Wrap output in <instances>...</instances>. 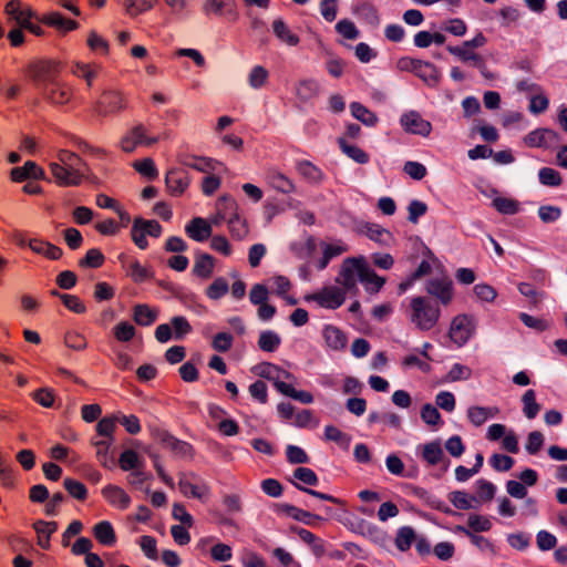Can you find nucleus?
<instances>
[{"mask_svg":"<svg viewBox=\"0 0 567 567\" xmlns=\"http://www.w3.org/2000/svg\"><path fill=\"white\" fill-rule=\"evenodd\" d=\"M205 14L223 16L228 14L233 20L237 19L234 0H206L203 6Z\"/></svg>","mask_w":567,"mask_h":567,"instance_id":"23","label":"nucleus"},{"mask_svg":"<svg viewBox=\"0 0 567 567\" xmlns=\"http://www.w3.org/2000/svg\"><path fill=\"white\" fill-rule=\"evenodd\" d=\"M559 142V135L557 132L550 128H537L529 132L524 137V143L528 147H543L549 148L557 145Z\"/></svg>","mask_w":567,"mask_h":567,"instance_id":"14","label":"nucleus"},{"mask_svg":"<svg viewBox=\"0 0 567 567\" xmlns=\"http://www.w3.org/2000/svg\"><path fill=\"white\" fill-rule=\"evenodd\" d=\"M156 2L157 0H123V9L130 18H137L151 11Z\"/></svg>","mask_w":567,"mask_h":567,"instance_id":"35","label":"nucleus"},{"mask_svg":"<svg viewBox=\"0 0 567 567\" xmlns=\"http://www.w3.org/2000/svg\"><path fill=\"white\" fill-rule=\"evenodd\" d=\"M4 10L6 13L9 17L13 18L21 28L29 25V23L31 22L30 19L32 17V11L28 7L23 8L22 2L20 0H10L6 4Z\"/></svg>","mask_w":567,"mask_h":567,"instance_id":"29","label":"nucleus"},{"mask_svg":"<svg viewBox=\"0 0 567 567\" xmlns=\"http://www.w3.org/2000/svg\"><path fill=\"white\" fill-rule=\"evenodd\" d=\"M118 465L122 471L128 472L143 468L144 462L134 450H125L118 457Z\"/></svg>","mask_w":567,"mask_h":567,"instance_id":"43","label":"nucleus"},{"mask_svg":"<svg viewBox=\"0 0 567 567\" xmlns=\"http://www.w3.org/2000/svg\"><path fill=\"white\" fill-rule=\"evenodd\" d=\"M33 528L38 535V545L42 549L50 548V537L58 529L56 522H45V520H37L33 524Z\"/></svg>","mask_w":567,"mask_h":567,"instance_id":"34","label":"nucleus"},{"mask_svg":"<svg viewBox=\"0 0 567 567\" xmlns=\"http://www.w3.org/2000/svg\"><path fill=\"white\" fill-rule=\"evenodd\" d=\"M229 291L228 281L224 277H217L206 288V297L210 300H219Z\"/></svg>","mask_w":567,"mask_h":567,"instance_id":"52","label":"nucleus"},{"mask_svg":"<svg viewBox=\"0 0 567 567\" xmlns=\"http://www.w3.org/2000/svg\"><path fill=\"white\" fill-rule=\"evenodd\" d=\"M449 501L457 509H472L476 508L477 499L475 496L468 495L464 491H454L449 494Z\"/></svg>","mask_w":567,"mask_h":567,"instance_id":"41","label":"nucleus"},{"mask_svg":"<svg viewBox=\"0 0 567 567\" xmlns=\"http://www.w3.org/2000/svg\"><path fill=\"white\" fill-rule=\"evenodd\" d=\"M447 51L458 58L462 62H473L477 68H484V61L482 56L474 52L473 49L465 48L464 45L447 47Z\"/></svg>","mask_w":567,"mask_h":567,"instance_id":"38","label":"nucleus"},{"mask_svg":"<svg viewBox=\"0 0 567 567\" xmlns=\"http://www.w3.org/2000/svg\"><path fill=\"white\" fill-rule=\"evenodd\" d=\"M165 445L179 456H190L193 446L184 441H181L172 435L166 434L163 439Z\"/></svg>","mask_w":567,"mask_h":567,"instance_id":"56","label":"nucleus"},{"mask_svg":"<svg viewBox=\"0 0 567 567\" xmlns=\"http://www.w3.org/2000/svg\"><path fill=\"white\" fill-rule=\"evenodd\" d=\"M415 75L424 81L429 86H436L441 79L439 69L429 61H421Z\"/></svg>","mask_w":567,"mask_h":567,"instance_id":"36","label":"nucleus"},{"mask_svg":"<svg viewBox=\"0 0 567 567\" xmlns=\"http://www.w3.org/2000/svg\"><path fill=\"white\" fill-rule=\"evenodd\" d=\"M351 114L367 126H374L378 122L377 115L359 102L350 104Z\"/></svg>","mask_w":567,"mask_h":567,"instance_id":"44","label":"nucleus"},{"mask_svg":"<svg viewBox=\"0 0 567 567\" xmlns=\"http://www.w3.org/2000/svg\"><path fill=\"white\" fill-rule=\"evenodd\" d=\"M126 274L136 284L144 282L145 280L152 278L153 276V272L146 267L142 266L141 262L136 259L132 260L127 265Z\"/></svg>","mask_w":567,"mask_h":567,"instance_id":"50","label":"nucleus"},{"mask_svg":"<svg viewBox=\"0 0 567 567\" xmlns=\"http://www.w3.org/2000/svg\"><path fill=\"white\" fill-rule=\"evenodd\" d=\"M113 332L117 341L128 342L135 336V328L127 321H121L114 327Z\"/></svg>","mask_w":567,"mask_h":567,"instance_id":"64","label":"nucleus"},{"mask_svg":"<svg viewBox=\"0 0 567 567\" xmlns=\"http://www.w3.org/2000/svg\"><path fill=\"white\" fill-rule=\"evenodd\" d=\"M126 107V99L120 91L105 90L96 102L99 115L109 116L123 111Z\"/></svg>","mask_w":567,"mask_h":567,"instance_id":"10","label":"nucleus"},{"mask_svg":"<svg viewBox=\"0 0 567 567\" xmlns=\"http://www.w3.org/2000/svg\"><path fill=\"white\" fill-rule=\"evenodd\" d=\"M285 511L291 518L306 525L315 526L316 522L322 520L321 516L292 505H286Z\"/></svg>","mask_w":567,"mask_h":567,"instance_id":"45","label":"nucleus"},{"mask_svg":"<svg viewBox=\"0 0 567 567\" xmlns=\"http://www.w3.org/2000/svg\"><path fill=\"white\" fill-rule=\"evenodd\" d=\"M93 536L103 546L112 547L116 543V534L109 520H101L93 526Z\"/></svg>","mask_w":567,"mask_h":567,"instance_id":"28","label":"nucleus"},{"mask_svg":"<svg viewBox=\"0 0 567 567\" xmlns=\"http://www.w3.org/2000/svg\"><path fill=\"white\" fill-rule=\"evenodd\" d=\"M422 452L421 456L423 461L427 463L430 466H435L442 464L443 472L447 471L450 466V461L445 458L441 443L437 441L426 443L421 446Z\"/></svg>","mask_w":567,"mask_h":567,"instance_id":"17","label":"nucleus"},{"mask_svg":"<svg viewBox=\"0 0 567 567\" xmlns=\"http://www.w3.org/2000/svg\"><path fill=\"white\" fill-rule=\"evenodd\" d=\"M364 257H350L342 261L337 284L342 286L344 290L349 291L355 288L357 280L361 277V266L364 265Z\"/></svg>","mask_w":567,"mask_h":567,"instance_id":"7","label":"nucleus"},{"mask_svg":"<svg viewBox=\"0 0 567 567\" xmlns=\"http://www.w3.org/2000/svg\"><path fill=\"white\" fill-rule=\"evenodd\" d=\"M360 281L364 285L365 290L369 292H378L385 284V279L378 276L374 270H372L367 261L361 266V277Z\"/></svg>","mask_w":567,"mask_h":567,"instance_id":"33","label":"nucleus"},{"mask_svg":"<svg viewBox=\"0 0 567 567\" xmlns=\"http://www.w3.org/2000/svg\"><path fill=\"white\" fill-rule=\"evenodd\" d=\"M100 65L93 63L74 62L71 66V73L86 82L91 87L100 72Z\"/></svg>","mask_w":567,"mask_h":567,"instance_id":"30","label":"nucleus"},{"mask_svg":"<svg viewBox=\"0 0 567 567\" xmlns=\"http://www.w3.org/2000/svg\"><path fill=\"white\" fill-rule=\"evenodd\" d=\"M278 392L303 404H311L313 402V395L310 392L298 391L288 383L278 384Z\"/></svg>","mask_w":567,"mask_h":567,"instance_id":"49","label":"nucleus"},{"mask_svg":"<svg viewBox=\"0 0 567 567\" xmlns=\"http://www.w3.org/2000/svg\"><path fill=\"white\" fill-rule=\"evenodd\" d=\"M425 291L437 299L443 306H447L453 300V282L447 277L432 278L425 285Z\"/></svg>","mask_w":567,"mask_h":567,"instance_id":"12","label":"nucleus"},{"mask_svg":"<svg viewBox=\"0 0 567 567\" xmlns=\"http://www.w3.org/2000/svg\"><path fill=\"white\" fill-rule=\"evenodd\" d=\"M190 178L187 172L172 168L166 173L165 184L167 190L174 196H181L188 188Z\"/></svg>","mask_w":567,"mask_h":567,"instance_id":"16","label":"nucleus"},{"mask_svg":"<svg viewBox=\"0 0 567 567\" xmlns=\"http://www.w3.org/2000/svg\"><path fill=\"white\" fill-rule=\"evenodd\" d=\"M297 172L309 183L318 184L323 178L322 171L308 161H301L297 164Z\"/></svg>","mask_w":567,"mask_h":567,"instance_id":"42","label":"nucleus"},{"mask_svg":"<svg viewBox=\"0 0 567 567\" xmlns=\"http://www.w3.org/2000/svg\"><path fill=\"white\" fill-rule=\"evenodd\" d=\"M107 504L118 511H125L131 506L132 498L124 488L114 484H107L101 489Z\"/></svg>","mask_w":567,"mask_h":567,"instance_id":"15","label":"nucleus"},{"mask_svg":"<svg viewBox=\"0 0 567 567\" xmlns=\"http://www.w3.org/2000/svg\"><path fill=\"white\" fill-rule=\"evenodd\" d=\"M41 21L61 33H66L79 28V23L74 20L63 17L60 12H49L44 14Z\"/></svg>","mask_w":567,"mask_h":567,"instance_id":"26","label":"nucleus"},{"mask_svg":"<svg viewBox=\"0 0 567 567\" xmlns=\"http://www.w3.org/2000/svg\"><path fill=\"white\" fill-rule=\"evenodd\" d=\"M162 226L157 220H148L142 217H136L133 220L131 229L132 241L142 250L148 247L146 236L158 238L162 235Z\"/></svg>","mask_w":567,"mask_h":567,"instance_id":"6","label":"nucleus"},{"mask_svg":"<svg viewBox=\"0 0 567 567\" xmlns=\"http://www.w3.org/2000/svg\"><path fill=\"white\" fill-rule=\"evenodd\" d=\"M268 78L269 72L266 68L261 65H255L248 74V83L252 89L259 90L266 84Z\"/></svg>","mask_w":567,"mask_h":567,"instance_id":"57","label":"nucleus"},{"mask_svg":"<svg viewBox=\"0 0 567 567\" xmlns=\"http://www.w3.org/2000/svg\"><path fill=\"white\" fill-rule=\"evenodd\" d=\"M468 529L476 534L488 532L492 528V523L488 517L477 514H471L467 518Z\"/></svg>","mask_w":567,"mask_h":567,"instance_id":"62","label":"nucleus"},{"mask_svg":"<svg viewBox=\"0 0 567 567\" xmlns=\"http://www.w3.org/2000/svg\"><path fill=\"white\" fill-rule=\"evenodd\" d=\"M307 301H316L320 307L338 309L346 300V293L337 287H326L322 290L305 297Z\"/></svg>","mask_w":567,"mask_h":567,"instance_id":"11","label":"nucleus"},{"mask_svg":"<svg viewBox=\"0 0 567 567\" xmlns=\"http://www.w3.org/2000/svg\"><path fill=\"white\" fill-rule=\"evenodd\" d=\"M45 102L54 106L69 104L73 99V89L60 78L40 93Z\"/></svg>","mask_w":567,"mask_h":567,"instance_id":"8","label":"nucleus"},{"mask_svg":"<svg viewBox=\"0 0 567 567\" xmlns=\"http://www.w3.org/2000/svg\"><path fill=\"white\" fill-rule=\"evenodd\" d=\"M268 185L281 194H292L296 192V185L287 175L276 168H269L266 173Z\"/></svg>","mask_w":567,"mask_h":567,"instance_id":"18","label":"nucleus"},{"mask_svg":"<svg viewBox=\"0 0 567 567\" xmlns=\"http://www.w3.org/2000/svg\"><path fill=\"white\" fill-rule=\"evenodd\" d=\"M272 31L282 43H286L289 47H296L300 42L299 37L293 33L287 23L280 18L272 21Z\"/></svg>","mask_w":567,"mask_h":567,"instance_id":"32","label":"nucleus"},{"mask_svg":"<svg viewBox=\"0 0 567 567\" xmlns=\"http://www.w3.org/2000/svg\"><path fill=\"white\" fill-rule=\"evenodd\" d=\"M338 145L343 154L359 164H367L370 159L368 153L357 145L349 144L343 137L338 138Z\"/></svg>","mask_w":567,"mask_h":567,"instance_id":"39","label":"nucleus"},{"mask_svg":"<svg viewBox=\"0 0 567 567\" xmlns=\"http://www.w3.org/2000/svg\"><path fill=\"white\" fill-rule=\"evenodd\" d=\"M322 337L327 348L331 351H343L348 344V338L346 333L336 326L327 324L322 330Z\"/></svg>","mask_w":567,"mask_h":567,"instance_id":"19","label":"nucleus"},{"mask_svg":"<svg viewBox=\"0 0 567 567\" xmlns=\"http://www.w3.org/2000/svg\"><path fill=\"white\" fill-rule=\"evenodd\" d=\"M56 161L49 163L54 183L60 187L80 186L89 173L87 164L74 152L61 148L56 152Z\"/></svg>","mask_w":567,"mask_h":567,"instance_id":"1","label":"nucleus"},{"mask_svg":"<svg viewBox=\"0 0 567 567\" xmlns=\"http://www.w3.org/2000/svg\"><path fill=\"white\" fill-rule=\"evenodd\" d=\"M214 269L215 259L212 255L199 251L196 252L194 266L192 269V274L195 277L206 280L212 277Z\"/></svg>","mask_w":567,"mask_h":567,"instance_id":"21","label":"nucleus"},{"mask_svg":"<svg viewBox=\"0 0 567 567\" xmlns=\"http://www.w3.org/2000/svg\"><path fill=\"white\" fill-rule=\"evenodd\" d=\"M540 184L550 187H557L561 184L563 178L559 172L550 167H543L538 172Z\"/></svg>","mask_w":567,"mask_h":567,"instance_id":"61","label":"nucleus"},{"mask_svg":"<svg viewBox=\"0 0 567 567\" xmlns=\"http://www.w3.org/2000/svg\"><path fill=\"white\" fill-rule=\"evenodd\" d=\"M171 327L174 332V338L176 340L183 339L185 336L189 334L193 330L188 320L183 316H176L171 319Z\"/></svg>","mask_w":567,"mask_h":567,"instance_id":"60","label":"nucleus"},{"mask_svg":"<svg viewBox=\"0 0 567 567\" xmlns=\"http://www.w3.org/2000/svg\"><path fill=\"white\" fill-rule=\"evenodd\" d=\"M416 539L414 529L411 526H403L398 529L395 536V546L401 551H406Z\"/></svg>","mask_w":567,"mask_h":567,"instance_id":"47","label":"nucleus"},{"mask_svg":"<svg viewBox=\"0 0 567 567\" xmlns=\"http://www.w3.org/2000/svg\"><path fill=\"white\" fill-rule=\"evenodd\" d=\"M353 14H355L364 23L372 28L379 27L381 20L378 9L374 4L368 1L360 2L352 8Z\"/></svg>","mask_w":567,"mask_h":567,"instance_id":"24","label":"nucleus"},{"mask_svg":"<svg viewBox=\"0 0 567 567\" xmlns=\"http://www.w3.org/2000/svg\"><path fill=\"white\" fill-rule=\"evenodd\" d=\"M28 246L34 254L42 255L50 260H58L63 255L60 247L40 238L30 239Z\"/></svg>","mask_w":567,"mask_h":567,"instance_id":"25","label":"nucleus"},{"mask_svg":"<svg viewBox=\"0 0 567 567\" xmlns=\"http://www.w3.org/2000/svg\"><path fill=\"white\" fill-rule=\"evenodd\" d=\"M10 176L17 183L28 178L42 179L44 178V171L35 162L28 161L23 166L12 168Z\"/></svg>","mask_w":567,"mask_h":567,"instance_id":"22","label":"nucleus"},{"mask_svg":"<svg viewBox=\"0 0 567 567\" xmlns=\"http://www.w3.org/2000/svg\"><path fill=\"white\" fill-rule=\"evenodd\" d=\"M133 319L138 326L148 327L157 319V311L147 305H136L133 309Z\"/></svg>","mask_w":567,"mask_h":567,"instance_id":"40","label":"nucleus"},{"mask_svg":"<svg viewBox=\"0 0 567 567\" xmlns=\"http://www.w3.org/2000/svg\"><path fill=\"white\" fill-rule=\"evenodd\" d=\"M281 343V339L278 333L271 330L262 331L258 339V347L265 352L276 351Z\"/></svg>","mask_w":567,"mask_h":567,"instance_id":"53","label":"nucleus"},{"mask_svg":"<svg viewBox=\"0 0 567 567\" xmlns=\"http://www.w3.org/2000/svg\"><path fill=\"white\" fill-rule=\"evenodd\" d=\"M441 317V309L426 297H414L410 301L409 319L421 331L433 329Z\"/></svg>","mask_w":567,"mask_h":567,"instance_id":"3","label":"nucleus"},{"mask_svg":"<svg viewBox=\"0 0 567 567\" xmlns=\"http://www.w3.org/2000/svg\"><path fill=\"white\" fill-rule=\"evenodd\" d=\"M178 486L181 492L187 497L205 501L209 495V487L206 484H196L186 475L179 478Z\"/></svg>","mask_w":567,"mask_h":567,"instance_id":"27","label":"nucleus"},{"mask_svg":"<svg viewBox=\"0 0 567 567\" xmlns=\"http://www.w3.org/2000/svg\"><path fill=\"white\" fill-rule=\"evenodd\" d=\"M400 124L406 133L426 137L432 132V124L416 111H410L400 117Z\"/></svg>","mask_w":567,"mask_h":567,"instance_id":"13","label":"nucleus"},{"mask_svg":"<svg viewBox=\"0 0 567 567\" xmlns=\"http://www.w3.org/2000/svg\"><path fill=\"white\" fill-rule=\"evenodd\" d=\"M116 422L117 419L113 415L100 419L95 426L96 434L90 441L91 445L95 447L96 460L105 468H111L114 465L113 457L110 456L109 451L115 442Z\"/></svg>","mask_w":567,"mask_h":567,"instance_id":"2","label":"nucleus"},{"mask_svg":"<svg viewBox=\"0 0 567 567\" xmlns=\"http://www.w3.org/2000/svg\"><path fill=\"white\" fill-rule=\"evenodd\" d=\"M523 413L528 420H533L540 411V405L536 402V393L533 389L525 391L522 396Z\"/></svg>","mask_w":567,"mask_h":567,"instance_id":"46","label":"nucleus"},{"mask_svg":"<svg viewBox=\"0 0 567 567\" xmlns=\"http://www.w3.org/2000/svg\"><path fill=\"white\" fill-rule=\"evenodd\" d=\"M227 224L233 238L241 240L248 235L249 229L247 223L239 216V214L229 217V219H227Z\"/></svg>","mask_w":567,"mask_h":567,"instance_id":"51","label":"nucleus"},{"mask_svg":"<svg viewBox=\"0 0 567 567\" xmlns=\"http://www.w3.org/2000/svg\"><path fill=\"white\" fill-rule=\"evenodd\" d=\"M64 488L68 493L78 501H85L87 497V488L80 481L73 478H65L63 482Z\"/></svg>","mask_w":567,"mask_h":567,"instance_id":"58","label":"nucleus"},{"mask_svg":"<svg viewBox=\"0 0 567 567\" xmlns=\"http://www.w3.org/2000/svg\"><path fill=\"white\" fill-rule=\"evenodd\" d=\"M324 440L334 442L343 449H348L351 442L350 435L342 432L334 425H327L324 427Z\"/></svg>","mask_w":567,"mask_h":567,"instance_id":"55","label":"nucleus"},{"mask_svg":"<svg viewBox=\"0 0 567 567\" xmlns=\"http://www.w3.org/2000/svg\"><path fill=\"white\" fill-rule=\"evenodd\" d=\"M133 167L143 176L154 179L158 176V171L155 166V163L152 158H143L141 161H135L133 163Z\"/></svg>","mask_w":567,"mask_h":567,"instance_id":"63","label":"nucleus"},{"mask_svg":"<svg viewBox=\"0 0 567 567\" xmlns=\"http://www.w3.org/2000/svg\"><path fill=\"white\" fill-rule=\"evenodd\" d=\"M185 233L190 239L203 243L212 236L213 229L206 219L202 217H194L185 226Z\"/></svg>","mask_w":567,"mask_h":567,"instance_id":"20","label":"nucleus"},{"mask_svg":"<svg viewBox=\"0 0 567 567\" xmlns=\"http://www.w3.org/2000/svg\"><path fill=\"white\" fill-rule=\"evenodd\" d=\"M474 331L475 323L473 319L467 315H458L451 322L449 336L457 347H463L471 339Z\"/></svg>","mask_w":567,"mask_h":567,"instance_id":"9","label":"nucleus"},{"mask_svg":"<svg viewBox=\"0 0 567 567\" xmlns=\"http://www.w3.org/2000/svg\"><path fill=\"white\" fill-rule=\"evenodd\" d=\"M158 142L157 136L150 135L148 128L137 123L121 138L120 146L125 153H133L138 146H152Z\"/></svg>","mask_w":567,"mask_h":567,"instance_id":"5","label":"nucleus"},{"mask_svg":"<svg viewBox=\"0 0 567 567\" xmlns=\"http://www.w3.org/2000/svg\"><path fill=\"white\" fill-rule=\"evenodd\" d=\"M499 413L496 406H470L467 409V419L474 426L483 425L487 419L494 417Z\"/></svg>","mask_w":567,"mask_h":567,"instance_id":"31","label":"nucleus"},{"mask_svg":"<svg viewBox=\"0 0 567 567\" xmlns=\"http://www.w3.org/2000/svg\"><path fill=\"white\" fill-rule=\"evenodd\" d=\"M105 257L99 248H91L86 251L85 256L79 260L81 268L96 269L103 266Z\"/></svg>","mask_w":567,"mask_h":567,"instance_id":"54","label":"nucleus"},{"mask_svg":"<svg viewBox=\"0 0 567 567\" xmlns=\"http://www.w3.org/2000/svg\"><path fill=\"white\" fill-rule=\"evenodd\" d=\"M299 538L308 544L316 557H322L326 554L324 542L306 528H297Z\"/></svg>","mask_w":567,"mask_h":567,"instance_id":"37","label":"nucleus"},{"mask_svg":"<svg viewBox=\"0 0 567 567\" xmlns=\"http://www.w3.org/2000/svg\"><path fill=\"white\" fill-rule=\"evenodd\" d=\"M216 210H218L220 219H229V217L238 214V205L233 197L224 195L218 198Z\"/></svg>","mask_w":567,"mask_h":567,"instance_id":"48","label":"nucleus"},{"mask_svg":"<svg viewBox=\"0 0 567 567\" xmlns=\"http://www.w3.org/2000/svg\"><path fill=\"white\" fill-rule=\"evenodd\" d=\"M280 368L274 363L265 362L258 365V374L274 382L275 388L278 390V384L285 383L279 380Z\"/></svg>","mask_w":567,"mask_h":567,"instance_id":"59","label":"nucleus"},{"mask_svg":"<svg viewBox=\"0 0 567 567\" xmlns=\"http://www.w3.org/2000/svg\"><path fill=\"white\" fill-rule=\"evenodd\" d=\"M61 63L52 59H41L29 63L27 75L39 93L54 83L61 73Z\"/></svg>","mask_w":567,"mask_h":567,"instance_id":"4","label":"nucleus"}]
</instances>
